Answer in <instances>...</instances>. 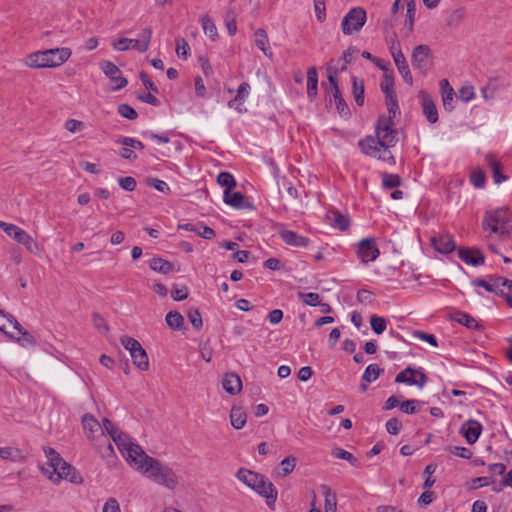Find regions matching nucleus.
Instances as JSON below:
<instances>
[{
	"label": "nucleus",
	"mask_w": 512,
	"mask_h": 512,
	"mask_svg": "<svg viewBox=\"0 0 512 512\" xmlns=\"http://www.w3.org/2000/svg\"><path fill=\"white\" fill-rule=\"evenodd\" d=\"M118 142L124 146L132 147L134 151L136 149H138V150L144 149V144L141 141L136 140L131 137H122L118 140Z\"/></svg>",
	"instance_id": "61"
},
{
	"label": "nucleus",
	"mask_w": 512,
	"mask_h": 512,
	"mask_svg": "<svg viewBox=\"0 0 512 512\" xmlns=\"http://www.w3.org/2000/svg\"><path fill=\"white\" fill-rule=\"evenodd\" d=\"M188 319L195 329L199 330L202 328V326H203L202 316L198 309H190L188 311Z\"/></svg>",
	"instance_id": "52"
},
{
	"label": "nucleus",
	"mask_w": 512,
	"mask_h": 512,
	"mask_svg": "<svg viewBox=\"0 0 512 512\" xmlns=\"http://www.w3.org/2000/svg\"><path fill=\"white\" fill-rule=\"evenodd\" d=\"M332 224L341 231H346L350 226V219L337 211L331 212Z\"/></svg>",
	"instance_id": "37"
},
{
	"label": "nucleus",
	"mask_w": 512,
	"mask_h": 512,
	"mask_svg": "<svg viewBox=\"0 0 512 512\" xmlns=\"http://www.w3.org/2000/svg\"><path fill=\"white\" fill-rule=\"evenodd\" d=\"M482 229L488 238L506 239L512 230V214L505 207L487 211Z\"/></svg>",
	"instance_id": "3"
},
{
	"label": "nucleus",
	"mask_w": 512,
	"mask_h": 512,
	"mask_svg": "<svg viewBox=\"0 0 512 512\" xmlns=\"http://www.w3.org/2000/svg\"><path fill=\"white\" fill-rule=\"evenodd\" d=\"M254 40L256 46L264 53L265 56L269 58L273 57L268 34L263 28H259L254 32Z\"/></svg>",
	"instance_id": "26"
},
{
	"label": "nucleus",
	"mask_w": 512,
	"mask_h": 512,
	"mask_svg": "<svg viewBox=\"0 0 512 512\" xmlns=\"http://www.w3.org/2000/svg\"><path fill=\"white\" fill-rule=\"evenodd\" d=\"M0 458L12 462L23 463L27 460L21 449L13 446L0 447Z\"/></svg>",
	"instance_id": "27"
},
{
	"label": "nucleus",
	"mask_w": 512,
	"mask_h": 512,
	"mask_svg": "<svg viewBox=\"0 0 512 512\" xmlns=\"http://www.w3.org/2000/svg\"><path fill=\"white\" fill-rule=\"evenodd\" d=\"M106 431L108 436L114 441L122 456L134 469L136 462L141 460L146 454L142 447L133 443L129 437L121 432L109 419L105 418Z\"/></svg>",
	"instance_id": "5"
},
{
	"label": "nucleus",
	"mask_w": 512,
	"mask_h": 512,
	"mask_svg": "<svg viewBox=\"0 0 512 512\" xmlns=\"http://www.w3.org/2000/svg\"><path fill=\"white\" fill-rule=\"evenodd\" d=\"M366 11L361 7H354L348 11L341 22V30L344 35L358 33L365 25Z\"/></svg>",
	"instance_id": "10"
},
{
	"label": "nucleus",
	"mask_w": 512,
	"mask_h": 512,
	"mask_svg": "<svg viewBox=\"0 0 512 512\" xmlns=\"http://www.w3.org/2000/svg\"><path fill=\"white\" fill-rule=\"evenodd\" d=\"M361 151L370 157H375L380 160H389L388 154L383 153V147L377 137L367 136L365 139L359 141Z\"/></svg>",
	"instance_id": "14"
},
{
	"label": "nucleus",
	"mask_w": 512,
	"mask_h": 512,
	"mask_svg": "<svg viewBox=\"0 0 512 512\" xmlns=\"http://www.w3.org/2000/svg\"><path fill=\"white\" fill-rule=\"evenodd\" d=\"M223 200L227 205L236 209H241L245 204V196L241 192H232V190H225Z\"/></svg>",
	"instance_id": "32"
},
{
	"label": "nucleus",
	"mask_w": 512,
	"mask_h": 512,
	"mask_svg": "<svg viewBox=\"0 0 512 512\" xmlns=\"http://www.w3.org/2000/svg\"><path fill=\"white\" fill-rule=\"evenodd\" d=\"M431 244L436 251L442 254H448L456 247L453 236L448 233L434 235L431 237Z\"/></svg>",
	"instance_id": "16"
},
{
	"label": "nucleus",
	"mask_w": 512,
	"mask_h": 512,
	"mask_svg": "<svg viewBox=\"0 0 512 512\" xmlns=\"http://www.w3.org/2000/svg\"><path fill=\"white\" fill-rule=\"evenodd\" d=\"M119 186L126 191H134L136 188V180L131 176L121 177L118 179Z\"/></svg>",
	"instance_id": "59"
},
{
	"label": "nucleus",
	"mask_w": 512,
	"mask_h": 512,
	"mask_svg": "<svg viewBox=\"0 0 512 512\" xmlns=\"http://www.w3.org/2000/svg\"><path fill=\"white\" fill-rule=\"evenodd\" d=\"M482 431V425L476 420H468L461 427V433L469 444H474Z\"/></svg>",
	"instance_id": "19"
},
{
	"label": "nucleus",
	"mask_w": 512,
	"mask_h": 512,
	"mask_svg": "<svg viewBox=\"0 0 512 512\" xmlns=\"http://www.w3.org/2000/svg\"><path fill=\"white\" fill-rule=\"evenodd\" d=\"M223 389L230 395H237L242 390V381L234 372L226 373L222 379Z\"/></svg>",
	"instance_id": "20"
},
{
	"label": "nucleus",
	"mask_w": 512,
	"mask_h": 512,
	"mask_svg": "<svg viewBox=\"0 0 512 512\" xmlns=\"http://www.w3.org/2000/svg\"><path fill=\"white\" fill-rule=\"evenodd\" d=\"M395 382L417 385L419 388H423L427 383V377L422 371L407 367L397 374Z\"/></svg>",
	"instance_id": "13"
},
{
	"label": "nucleus",
	"mask_w": 512,
	"mask_h": 512,
	"mask_svg": "<svg viewBox=\"0 0 512 512\" xmlns=\"http://www.w3.org/2000/svg\"><path fill=\"white\" fill-rule=\"evenodd\" d=\"M385 98H386V105H387V109H388V113H389L388 117H391V120H392L398 111L397 97L395 95V96H389V97H385Z\"/></svg>",
	"instance_id": "62"
},
{
	"label": "nucleus",
	"mask_w": 512,
	"mask_h": 512,
	"mask_svg": "<svg viewBox=\"0 0 512 512\" xmlns=\"http://www.w3.org/2000/svg\"><path fill=\"white\" fill-rule=\"evenodd\" d=\"M249 89H250V85L247 82H243L242 84H240L236 97L229 101L228 106L230 108H235L240 113L246 112V108H244L242 106H243L245 99L249 95Z\"/></svg>",
	"instance_id": "25"
},
{
	"label": "nucleus",
	"mask_w": 512,
	"mask_h": 512,
	"mask_svg": "<svg viewBox=\"0 0 512 512\" xmlns=\"http://www.w3.org/2000/svg\"><path fill=\"white\" fill-rule=\"evenodd\" d=\"M43 450L47 463L41 467V471L49 480L56 484L63 479L77 484L82 482L80 474L55 449L44 447Z\"/></svg>",
	"instance_id": "2"
},
{
	"label": "nucleus",
	"mask_w": 512,
	"mask_h": 512,
	"mask_svg": "<svg viewBox=\"0 0 512 512\" xmlns=\"http://www.w3.org/2000/svg\"><path fill=\"white\" fill-rule=\"evenodd\" d=\"M82 426L89 441H91L97 448H100L102 444L107 443L108 450L114 454V448L109 442L104 421L100 423L93 415L85 414L82 417Z\"/></svg>",
	"instance_id": "7"
},
{
	"label": "nucleus",
	"mask_w": 512,
	"mask_h": 512,
	"mask_svg": "<svg viewBox=\"0 0 512 512\" xmlns=\"http://www.w3.org/2000/svg\"><path fill=\"white\" fill-rule=\"evenodd\" d=\"M219 185L224 186L225 190H232L236 186L234 177L228 172H221L217 177Z\"/></svg>",
	"instance_id": "47"
},
{
	"label": "nucleus",
	"mask_w": 512,
	"mask_h": 512,
	"mask_svg": "<svg viewBox=\"0 0 512 512\" xmlns=\"http://www.w3.org/2000/svg\"><path fill=\"white\" fill-rule=\"evenodd\" d=\"M149 267L162 274H168L173 271V264L160 257L152 258L149 262Z\"/></svg>",
	"instance_id": "34"
},
{
	"label": "nucleus",
	"mask_w": 512,
	"mask_h": 512,
	"mask_svg": "<svg viewBox=\"0 0 512 512\" xmlns=\"http://www.w3.org/2000/svg\"><path fill=\"white\" fill-rule=\"evenodd\" d=\"M296 466V458L294 456H289L283 459L280 463V471L277 474L280 477L288 476Z\"/></svg>",
	"instance_id": "39"
},
{
	"label": "nucleus",
	"mask_w": 512,
	"mask_h": 512,
	"mask_svg": "<svg viewBox=\"0 0 512 512\" xmlns=\"http://www.w3.org/2000/svg\"><path fill=\"white\" fill-rule=\"evenodd\" d=\"M13 239L23 245L29 252H35L38 249L36 241L20 227L17 228L16 233H13Z\"/></svg>",
	"instance_id": "28"
},
{
	"label": "nucleus",
	"mask_w": 512,
	"mask_h": 512,
	"mask_svg": "<svg viewBox=\"0 0 512 512\" xmlns=\"http://www.w3.org/2000/svg\"><path fill=\"white\" fill-rule=\"evenodd\" d=\"M226 26L228 29L229 35H235L237 31L236 19L233 11H228L226 16Z\"/></svg>",
	"instance_id": "63"
},
{
	"label": "nucleus",
	"mask_w": 512,
	"mask_h": 512,
	"mask_svg": "<svg viewBox=\"0 0 512 512\" xmlns=\"http://www.w3.org/2000/svg\"><path fill=\"white\" fill-rule=\"evenodd\" d=\"M236 477L240 482L254 490L260 496L264 497L267 505L271 509H274V505L277 500V490L272 482H270L265 476L254 471L241 468L237 471Z\"/></svg>",
	"instance_id": "6"
},
{
	"label": "nucleus",
	"mask_w": 512,
	"mask_h": 512,
	"mask_svg": "<svg viewBox=\"0 0 512 512\" xmlns=\"http://www.w3.org/2000/svg\"><path fill=\"white\" fill-rule=\"evenodd\" d=\"M136 464L134 469L155 484L171 491L178 487L179 477L176 472L158 459L145 454Z\"/></svg>",
	"instance_id": "1"
},
{
	"label": "nucleus",
	"mask_w": 512,
	"mask_h": 512,
	"mask_svg": "<svg viewBox=\"0 0 512 512\" xmlns=\"http://www.w3.org/2000/svg\"><path fill=\"white\" fill-rule=\"evenodd\" d=\"M419 97L421 99L422 112L427 121L431 124L436 123L438 121V111L434 100L428 93L423 91L420 92Z\"/></svg>",
	"instance_id": "18"
},
{
	"label": "nucleus",
	"mask_w": 512,
	"mask_h": 512,
	"mask_svg": "<svg viewBox=\"0 0 512 512\" xmlns=\"http://www.w3.org/2000/svg\"><path fill=\"white\" fill-rule=\"evenodd\" d=\"M391 117H380L376 125V137L383 147V153L393 158L389 149L396 144L397 131L393 128Z\"/></svg>",
	"instance_id": "8"
},
{
	"label": "nucleus",
	"mask_w": 512,
	"mask_h": 512,
	"mask_svg": "<svg viewBox=\"0 0 512 512\" xmlns=\"http://www.w3.org/2000/svg\"><path fill=\"white\" fill-rule=\"evenodd\" d=\"M6 322L13 324V327L16 330H21L20 323L16 320V318L13 315L6 313L2 309H0V331L4 332L5 334H7V332L5 331Z\"/></svg>",
	"instance_id": "40"
},
{
	"label": "nucleus",
	"mask_w": 512,
	"mask_h": 512,
	"mask_svg": "<svg viewBox=\"0 0 512 512\" xmlns=\"http://www.w3.org/2000/svg\"><path fill=\"white\" fill-rule=\"evenodd\" d=\"M202 22V28L204 30V33L208 35L212 40H215L217 37V28L211 18L208 16H204L201 19Z\"/></svg>",
	"instance_id": "44"
},
{
	"label": "nucleus",
	"mask_w": 512,
	"mask_h": 512,
	"mask_svg": "<svg viewBox=\"0 0 512 512\" xmlns=\"http://www.w3.org/2000/svg\"><path fill=\"white\" fill-rule=\"evenodd\" d=\"M189 50V44L184 38L176 39V54L178 57L187 58Z\"/></svg>",
	"instance_id": "55"
},
{
	"label": "nucleus",
	"mask_w": 512,
	"mask_h": 512,
	"mask_svg": "<svg viewBox=\"0 0 512 512\" xmlns=\"http://www.w3.org/2000/svg\"><path fill=\"white\" fill-rule=\"evenodd\" d=\"M486 176L485 173L480 170H474L471 174V182L477 188H482L485 184Z\"/></svg>",
	"instance_id": "58"
},
{
	"label": "nucleus",
	"mask_w": 512,
	"mask_h": 512,
	"mask_svg": "<svg viewBox=\"0 0 512 512\" xmlns=\"http://www.w3.org/2000/svg\"><path fill=\"white\" fill-rule=\"evenodd\" d=\"M333 455L338 459H344L349 461L353 466L358 465V460L350 452L342 448H335L333 450Z\"/></svg>",
	"instance_id": "51"
},
{
	"label": "nucleus",
	"mask_w": 512,
	"mask_h": 512,
	"mask_svg": "<svg viewBox=\"0 0 512 512\" xmlns=\"http://www.w3.org/2000/svg\"><path fill=\"white\" fill-rule=\"evenodd\" d=\"M394 63L399 71V73L402 75L404 81L412 85L413 84V77L409 69V65L407 63V60L403 54L402 51H398L395 56H392Z\"/></svg>",
	"instance_id": "24"
},
{
	"label": "nucleus",
	"mask_w": 512,
	"mask_h": 512,
	"mask_svg": "<svg viewBox=\"0 0 512 512\" xmlns=\"http://www.w3.org/2000/svg\"><path fill=\"white\" fill-rule=\"evenodd\" d=\"M474 96V87L471 85L462 86L458 91V98L463 102H468L472 100Z\"/></svg>",
	"instance_id": "53"
},
{
	"label": "nucleus",
	"mask_w": 512,
	"mask_h": 512,
	"mask_svg": "<svg viewBox=\"0 0 512 512\" xmlns=\"http://www.w3.org/2000/svg\"><path fill=\"white\" fill-rule=\"evenodd\" d=\"M92 321L94 327L103 335L109 332V325L106 320L98 313H93Z\"/></svg>",
	"instance_id": "48"
},
{
	"label": "nucleus",
	"mask_w": 512,
	"mask_h": 512,
	"mask_svg": "<svg viewBox=\"0 0 512 512\" xmlns=\"http://www.w3.org/2000/svg\"><path fill=\"white\" fill-rule=\"evenodd\" d=\"M491 169H492V177L496 184H500L501 182L506 180V176L503 175L501 171L500 163L491 155L486 157Z\"/></svg>",
	"instance_id": "35"
},
{
	"label": "nucleus",
	"mask_w": 512,
	"mask_h": 512,
	"mask_svg": "<svg viewBox=\"0 0 512 512\" xmlns=\"http://www.w3.org/2000/svg\"><path fill=\"white\" fill-rule=\"evenodd\" d=\"M320 490L325 500L324 512H337L336 494L327 485H321Z\"/></svg>",
	"instance_id": "29"
},
{
	"label": "nucleus",
	"mask_w": 512,
	"mask_h": 512,
	"mask_svg": "<svg viewBox=\"0 0 512 512\" xmlns=\"http://www.w3.org/2000/svg\"><path fill=\"white\" fill-rule=\"evenodd\" d=\"M353 94L356 103L361 106L364 103V83L358 80L356 77L353 78Z\"/></svg>",
	"instance_id": "42"
},
{
	"label": "nucleus",
	"mask_w": 512,
	"mask_h": 512,
	"mask_svg": "<svg viewBox=\"0 0 512 512\" xmlns=\"http://www.w3.org/2000/svg\"><path fill=\"white\" fill-rule=\"evenodd\" d=\"M100 67L104 74L115 84L114 90H119L127 85V79L120 75L119 68L111 61H102Z\"/></svg>",
	"instance_id": "15"
},
{
	"label": "nucleus",
	"mask_w": 512,
	"mask_h": 512,
	"mask_svg": "<svg viewBox=\"0 0 512 512\" xmlns=\"http://www.w3.org/2000/svg\"><path fill=\"white\" fill-rule=\"evenodd\" d=\"M247 421V414L245 410L240 406H233L230 412L231 425L239 430L242 429Z\"/></svg>",
	"instance_id": "30"
},
{
	"label": "nucleus",
	"mask_w": 512,
	"mask_h": 512,
	"mask_svg": "<svg viewBox=\"0 0 512 512\" xmlns=\"http://www.w3.org/2000/svg\"><path fill=\"white\" fill-rule=\"evenodd\" d=\"M318 92V73L317 69L312 66L307 70V95L310 99H314Z\"/></svg>",
	"instance_id": "31"
},
{
	"label": "nucleus",
	"mask_w": 512,
	"mask_h": 512,
	"mask_svg": "<svg viewBox=\"0 0 512 512\" xmlns=\"http://www.w3.org/2000/svg\"><path fill=\"white\" fill-rule=\"evenodd\" d=\"M370 325L372 330L378 335L382 334L387 328L386 319L377 315L370 317Z\"/></svg>",
	"instance_id": "43"
},
{
	"label": "nucleus",
	"mask_w": 512,
	"mask_h": 512,
	"mask_svg": "<svg viewBox=\"0 0 512 512\" xmlns=\"http://www.w3.org/2000/svg\"><path fill=\"white\" fill-rule=\"evenodd\" d=\"M381 90L385 94V97L396 95L394 90V79L388 73L384 74L383 80L381 82Z\"/></svg>",
	"instance_id": "41"
},
{
	"label": "nucleus",
	"mask_w": 512,
	"mask_h": 512,
	"mask_svg": "<svg viewBox=\"0 0 512 512\" xmlns=\"http://www.w3.org/2000/svg\"><path fill=\"white\" fill-rule=\"evenodd\" d=\"M381 373H383V369H381L377 364H370L365 369L362 375V379L368 383H371L376 381Z\"/></svg>",
	"instance_id": "38"
},
{
	"label": "nucleus",
	"mask_w": 512,
	"mask_h": 512,
	"mask_svg": "<svg viewBox=\"0 0 512 512\" xmlns=\"http://www.w3.org/2000/svg\"><path fill=\"white\" fill-rule=\"evenodd\" d=\"M71 55L68 47L45 49L28 54L24 64L31 69L56 68L66 63Z\"/></svg>",
	"instance_id": "4"
},
{
	"label": "nucleus",
	"mask_w": 512,
	"mask_h": 512,
	"mask_svg": "<svg viewBox=\"0 0 512 512\" xmlns=\"http://www.w3.org/2000/svg\"><path fill=\"white\" fill-rule=\"evenodd\" d=\"M459 258L464 261L468 265L479 266L484 264L485 257L481 251L477 249H464L460 248L458 250Z\"/></svg>",
	"instance_id": "21"
},
{
	"label": "nucleus",
	"mask_w": 512,
	"mask_h": 512,
	"mask_svg": "<svg viewBox=\"0 0 512 512\" xmlns=\"http://www.w3.org/2000/svg\"><path fill=\"white\" fill-rule=\"evenodd\" d=\"M102 512H121L118 501L115 498H109L105 502Z\"/></svg>",
	"instance_id": "64"
},
{
	"label": "nucleus",
	"mask_w": 512,
	"mask_h": 512,
	"mask_svg": "<svg viewBox=\"0 0 512 512\" xmlns=\"http://www.w3.org/2000/svg\"><path fill=\"white\" fill-rule=\"evenodd\" d=\"M453 320H455L456 322H458L461 325L466 326L469 329H478L480 327L477 320L466 313L457 312L453 316Z\"/></svg>",
	"instance_id": "36"
},
{
	"label": "nucleus",
	"mask_w": 512,
	"mask_h": 512,
	"mask_svg": "<svg viewBox=\"0 0 512 512\" xmlns=\"http://www.w3.org/2000/svg\"><path fill=\"white\" fill-rule=\"evenodd\" d=\"M402 180L400 176L396 174L383 173L382 174V185L384 188L391 189L400 186Z\"/></svg>",
	"instance_id": "45"
},
{
	"label": "nucleus",
	"mask_w": 512,
	"mask_h": 512,
	"mask_svg": "<svg viewBox=\"0 0 512 512\" xmlns=\"http://www.w3.org/2000/svg\"><path fill=\"white\" fill-rule=\"evenodd\" d=\"M118 113L122 117L130 119V120H134L138 116V114L135 111V109L133 107H131L130 105H128V104H120L118 106Z\"/></svg>",
	"instance_id": "54"
},
{
	"label": "nucleus",
	"mask_w": 512,
	"mask_h": 512,
	"mask_svg": "<svg viewBox=\"0 0 512 512\" xmlns=\"http://www.w3.org/2000/svg\"><path fill=\"white\" fill-rule=\"evenodd\" d=\"M18 333L21 335L17 338V342L23 346V347H32L36 345V339L35 337L23 329L21 326V330H17Z\"/></svg>",
	"instance_id": "46"
},
{
	"label": "nucleus",
	"mask_w": 512,
	"mask_h": 512,
	"mask_svg": "<svg viewBox=\"0 0 512 512\" xmlns=\"http://www.w3.org/2000/svg\"><path fill=\"white\" fill-rule=\"evenodd\" d=\"M64 128L74 134L81 132L85 128V123L77 119H68L64 123Z\"/></svg>",
	"instance_id": "49"
},
{
	"label": "nucleus",
	"mask_w": 512,
	"mask_h": 512,
	"mask_svg": "<svg viewBox=\"0 0 512 512\" xmlns=\"http://www.w3.org/2000/svg\"><path fill=\"white\" fill-rule=\"evenodd\" d=\"M189 295L188 288L186 286L177 287L174 286L171 291V296L175 301H182L187 299Z\"/></svg>",
	"instance_id": "60"
},
{
	"label": "nucleus",
	"mask_w": 512,
	"mask_h": 512,
	"mask_svg": "<svg viewBox=\"0 0 512 512\" xmlns=\"http://www.w3.org/2000/svg\"><path fill=\"white\" fill-rule=\"evenodd\" d=\"M146 182L150 187H153L157 191H160L163 193L170 192L169 186L164 181H162L158 178H148Z\"/></svg>",
	"instance_id": "56"
},
{
	"label": "nucleus",
	"mask_w": 512,
	"mask_h": 512,
	"mask_svg": "<svg viewBox=\"0 0 512 512\" xmlns=\"http://www.w3.org/2000/svg\"><path fill=\"white\" fill-rule=\"evenodd\" d=\"M356 254L363 264L375 261L380 255L375 239L371 237L362 239L357 245Z\"/></svg>",
	"instance_id": "12"
},
{
	"label": "nucleus",
	"mask_w": 512,
	"mask_h": 512,
	"mask_svg": "<svg viewBox=\"0 0 512 512\" xmlns=\"http://www.w3.org/2000/svg\"><path fill=\"white\" fill-rule=\"evenodd\" d=\"M431 50L427 45H418L412 52V64L420 70H426L429 66Z\"/></svg>",
	"instance_id": "17"
},
{
	"label": "nucleus",
	"mask_w": 512,
	"mask_h": 512,
	"mask_svg": "<svg viewBox=\"0 0 512 512\" xmlns=\"http://www.w3.org/2000/svg\"><path fill=\"white\" fill-rule=\"evenodd\" d=\"M440 89L444 109L447 111H452L454 109L453 100L456 95L453 87L450 85L447 79H442L440 81Z\"/></svg>",
	"instance_id": "23"
},
{
	"label": "nucleus",
	"mask_w": 512,
	"mask_h": 512,
	"mask_svg": "<svg viewBox=\"0 0 512 512\" xmlns=\"http://www.w3.org/2000/svg\"><path fill=\"white\" fill-rule=\"evenodd\" d=\"M279 235L282 238V240L287 245H290V246L306 247L309 243L308 238L301 236V235L297 234L296 232L285 229V228H281L279 230Z\"/></svg>",
	"instance_id": "22"
},
{
	"label": "nucleus",
	"mask_w": 512,
	"mask_h": 512,
	"mask_svg": "<svg viewBox=\"0 0 512 512\" xmlns=\"http://www.w3.org/2000/svg\"><path fill=\"white\" fill-rule=\"evenodd\" d=\"M491 282L493 285L492 287L494 288V291H492L493 293H498V292L502 293V290H500V287H507L509 290L512 289V280H509L507 278L495 277V278L491 279Z\"/></svg>",
	"instance_id": "50"
},
{
	"label": "nucleus",
	"mask_w": 512,
	"mask_h": 512,
	"mask_svg": "<svg viewBox=\"0 0 512 512\" xmlns=\"http://www.w3.org/2000/svg\"><path fill=\"white\" fill-rule=\"evenodd\" d=\"M152 37V31L150 28L143 30L140 39H129L119 38L112 43V47L116 51H126L129 49H135L141 53L146 52L149 48Z\"/></svg>",
	"instance_id": "11"
},
{
	"label": "nucleus",
	"mask_w": 512,
	"mask_h": 512,
	"mask_svg": "<svg viewBox=\"0 0 512 512\" xmlns=\"http://www.w3.org/2000/svg\"><path fill=\"white\" fill-rule=\"evenodd\" d=\"M122 346L129 351L133 364L141 371L149 369V359L140 342L130 336L120 338Z\"/></svg>",
	"instance_id": "9"
},
{
	"label": "nucleus",
	"mask_w": 512,
	"mask_h": 512,
	"mask_svg": "<svg viewBox=\"0 0 512 512\" xmlns=\"http://www.w3.org/2000/svg\"><path fill=\"white\" fill-rule=\"evenodd\" d=\"M299 296L303 298V301L306 305L318 306L320 304V296L317 293H299Z\"/></svg>",
	"instance_id": "57"
},
{
	"label": "nucleus",
	"mask_w": 512,
	"mask_h": 512,
	"mask_svg": "<svg viewBox=\"0 0 512 512\" xmlns=\"http://www.w3.org/2000/svg\"><path fill=\"white\" fill-rule=\"evenodd\" d=\"M165 322L172 330L180 331L184 329L185 320L178 311H169L166 314Z\"/></svg>",
	"instance_id": "33"
}]
</instances>
